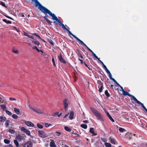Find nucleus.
<instances>
[{"instance_id":"obj_1","label":"nucleus","mask_w":147,"mask_h":147,"mask_svg":"<svg viewBox=\"0 0 147 147\" xmlns=\"http://www.w3.org/2000/svg\"><path fill=\"white\" fill-rule=\"evenodd\" d=\"M32 3H33L34 1L35 4V6L38 7V8L43 13L47 14H48L50 16L52 17V19L53 20H55L56 22L54 21V22L57 25L58 24L60 26L62 27V28L66 30H68V29L63 24L61 21L57 18V17L52 13L50 11L47 9L42 6L37 0H31Z\"/></svg>"},{"instance_id":"obj_2","label":"nucleus","mask_w":147,"mask_h":147,"mask_svg":"<svg viewBox=\"0 0 147 147\" xmlns=\"http://www.w3.org/2000/svg\"><path fill=\"white\" fill-rule=\"evenodd\" d=\"M32 3H33L34 1L35 4V6L38 7V8L43 13L47 14H48L50 16L52 17V19L53 20H55L56 22L54 21V22L57 25L58 24L60 26L62 27V28L66 30H68V29L63 24L61 21L57 18V17L52 13L50 11L47 9L42 6L37 0H31Z\"/></svg>"},{"instance_id":"obj_3","label":"nucleus","mask_w":147,"mask_h":147,"mask_svg":"<svg viewBox=\"0 0 147 147\" xmlns=\"http://www.w3.org/2000/svg\"><path fill=\"white\" fill-rule=\"evenodd\" d=\"M90 109L97 118L98 120L101 121L102 122L104 121L102 116L97 110L93 108H91Z\"/></svg>"},{"instance_id":"obj_4","label":"nucleus","mask_w":147,"mask_h":147,"mask_svg":"<svg viewBox=\"0 0 147 147\" xmlns=\"http://www.w3.org/2000/svg\"><path fill=\"white\" fill-rule=\"evenodd\" d=\"M31 109L34 111L35 112L38 113L40 114H43L44 113L40 109H34L32 108H31Z\"/></svg>"},{"instance_id":"obj_5","label":"nucleus","mask_w":147,"mask_h":147,"mask_svg":"<svg viewBox=\"0 0 147 147\" xmlns=\"http://www.w3.org/2000/svg\"><path fill=\"white\" fill-rule=\"evenodd\" d=\"M59 59L60 62L63 63H66L65 61L63 58L62 55L61 53L60 54L59 56L58 57Z\"/></svg>"},{"instance_id":"obj_6","label":"nucleus","mask_w":147,"mask_h":147,"mask_svg":"<svg viewBox=\"0 0 147 147\" xmlns=\"http://www.w3.org/2000/svg\"><path fill=\"white\" fill-rule=\"evenodd\" d=\"M63 104L64 106V108L65 110H67L68 106V102L66 99H65L63 101Z\"/></svg>"},{"instance_id":"obj_7","label":"nucleus","mask_w":147,"mask_h":147,"mask_svg":"<svg viewBox=\"0 0 147 147\" xmlns=\"http://www.w3.org/2000/svg\"><path fill=\"white\" fill-rule=\"evenodd\" d=\"M38 134L39 136L42 138H45L46 137V136L45 134V132L43 131H38Z\"/></svg>"},{"instance_id":"obj_8","label":"nucleus","mask_w":147,"mask_h":147,"mask_svg":"<svg viewBox=\"0 0 147 147\" xmlns=\"http://www.w3.org/2000/svg\"><path fill=\"white\" fill-rule=\"evenodd\" d=\"M111 142L114 144H117V143L116 141L115 140L113 137H110L109 138Z\"/></svg>"},{"instance_id":"obj_9","label":"nucleus","mask_w":147,"mask_h":147,"mask_svg":"<svg viewBox=\"0 0 147 147\" xmlns=\"http://www.w3.org/2000/svg\"><path fill=\"white\" fill-rule=\"evenodd\" d=\"M25 123L26 125L29 126L33 127L34 126V124L30 121H25Z\"/></svg>"},{"instance_id":"obj_10","label":"nucleus","mask_w":147,"mask_h":147,"mask_svg":"<svg viewBox=\"0 0 147 147\" xmlns=\"http://www.w3.org/2000/svg\"><path fill=\"white\" fill-rule=\"evenodd\" d=\"M126 136L127 138H128L129 140H130L131 138L132 134L130 133H127L126 135Z\"/></svg>"},{"instance_id":"obj_11","label":"nucleus","mask_w":147,"mask_h":147,"mask_svg":"<svg viewBox=\"0 0 147 147\" xmlns=\"http://www.w3.org/2000/svg\"><path fill=\"white\" fill-rule=\"evenodd\" d=\"M47 17H48L47 16H45L44 17V18L45 20L50 25H51V22L47 18Z\"/></svg>"},{"instance_id":"obj_12","label":"nucleus","mask_w":147,"mask_h":147,"mask_svg":"<svg viewBox=\"0 0 147 147\" xmlns=\"http://www.w3.org/2000/svg\"><path fill=\"white\" fill-rule=\"evenodd\" d=\"M21 130L23 132L26 133L27 135L28 136H30V132L27 129H21Z\"/></svg>"},{"instance_id":"obj_13","label":"nucleus","mask_w":147,"mask_h":147,"mask_svg":"<svg viewBox=\"0 0 147 147\" xmlns=\"http://www.w3.org/2000/svg\"><path fill=\"white\" fill-rule=\"evenodd\" d=\"M24 147H32L31 144L30 142H28L25 144Z\"/></svg>"},{"instance_id":"obj_14","label":"nucleus","mask_w":147,"mask_h":147,"mask_svg":"<svg viewBox=\"0 0 147 147\" xmlns=\"http://www.w3.org/2000/svg\"><path fill=\"white\" fill-rule=\"evenodd\" d=\"M50 146L51 147H56V145L53 140H51L50 143Z\"/></svg>"},{"instance_id":"obj_15","label":"nucleus","mask_w":147,"mask_h":147,"mask_svg":"<svg viewBox=\"0 0 147 147\" xmlns=\"http://www.w3.org/2000/svg\"><path fill=\"white\" fill-rule=\"evenodd\" d=\"M139 105H140L144 109V110H145L146 111H147V109L144 106V104L142 103H141L140 101H139L137 103Z\"/></svg>"},{"instance_id":"obj_16","label":"nucleus","mask_w":147,"mask_h":147,"mask_svg":"<svg viewBox=\"0 0 147 147\" xmlns=\"http://www.w3.org/2000/svg\"><path fill=\"white\" fill-rule=\"evenodd\" d=\"M6 118L5 117L0 116V122H3L5 121Z\"/></svg>"},{"instance_id":"obj_17","label":"nucleus","mask_w":147,"mask_h":147,"mask_svg":"<svg viewBox=\"0 0 147 147\" xmlns=\"http://www.w3.org/2000/svg\"><path fill=\"white\" fill-rule=\"evenodd\" d=\"M74 112L73 111H71L69 115V118L70 119H72L74 118Z\"/></svg>"},{"instance_id":"obj_18","label":"nucleus","mask_w":147,"mask_h":147,"mask_svg":"<svg viewBox=\"0 0 147 147\" xmlns=\"http://www.w3.org/2000/svg\"><path fill=\"white\" fill-rule=\"evenodd\" d=\"M90 131L93 136H96L97 134V133L95 132L94 129H90Z\"/></svg>"},{"instance_id":"obj_19","label":"nucleus","mask_w":147,"mask_h":147,"mask_svg":"<svg viewBox=\"0 0 147 147\" xmlns=\"http://www.w3.org/2000/svg\"><path fill=\"white\" fill-rule=\"evenodd\" d=\"M107 115L108 117L109 118V119L112 122H114V120L112 118V117H111V115L109 114V113L108 112H107Z\"/></svg>"},{"instance_id":"obj_20","label":"nucleus","mask_w":147,"mask_h":147,"mask_svg":"<svg viewBox=\"0 0 147 147\" xmlns=\"http://www.w3.org/2000/svg\"><path fill=\"white\" fill-rule=\"evenodd\" d=\"M75 38H76L78 41H79L82 45H83L85 46V45H86L85 43H84L81 40L77 37L75 36Z\"/></svg>"},{"instance_id":"obj_21","label":"nucleus","mask_w":147,"mask_h":147,"mask_svg":"<svg viewBox=\"0 0 147 147\" xmlns=\"http://www.w3.org/2000/svg\"><path fill=\"white\" fill-rule=\"evenodd\" d=\"M131 96L132 98V99H131V100H134L135 102H136L137 103L139 101L134 96L131 95V96Z\"/></svg>"},{"instance_id":"obj_22","label":"nucleus","mask_w":147,"mask_h":147,"mask_svg":"<svg viewBox=\"0 0 147 147\" xmlns=\"http://www.w3.org/2000/svg\"><path fill=\"white\" fill-rule=\"evenodd\" d=\"M14 110L15 112L18 115H19V114L20 113V112L19 109L17 108H14Z\"/></svg>"},{"instance_id":"obj_23","label":"nucleus","mask_w":147,"mask_h":147,"mask_svg":"<svg viewBox=\"0 0 147 147\" xmlns=\"http://www.w3.org/2000/svg\"><path fill=\"white\" fill-rule=\"evenodd\" d=\"M123 95L124 96H131V94H129L128 92L124 91L123 92Z\"/></svg>"},{"instance_id":"obj_24","label":"nucleus","mask_w":147,"mask_h":147,"mask_svg":"<svg viewBox=\"0 0 147 147\" xmlns=\"http://www.w3.org/2000/svg\"><path fill=\"white\" fill-rule=\"evenodd\" d=\"M62 113H60L59 114V112H56V113H54L53 115V116H56L57 115L58 117H59L62 115Z\"/></svg>"},{"instance_id":"obj_25","label":"nucleus","mask_w":147,"mask_h":147,"mask_svg":"<svg viewBox=\"0 0 147 147\" xmlns=\"http://www.w3.org/2000/svg\"><path fill=\"white\" fill-rule=\"evenodd\" d=\"M3 22H5L7 24H11L12 23L9 20H7L5 19H3Z\"/></svg>"},{"instance_id":"obj_26","label":"nucleus","mask_w":147,"mask_h":147,"mask_svg":"<svg viewBox=\"0 0 147 147\" xmlns=\"http://www.w3.org/2000/svg\"><path fill=\"white\" fill-rule=\"evenodd\" d=\"M1 108L4 111H6V107L5 105H1Z\"/></svg>"},{"instance_id":"obj_27","label":"nucleus","mask_w":147,"mask_h":147,"mask_svg":"<svg viewBox=\"0 0 147 147\" xmlns=\"http://www.w3.org/2000/svg\"><path fill=\"white\" fill-rule=\"evenodd\" d=\"M10 121L9 120H7L6 121L5 123V125L6 127H7L9 125Z\"/></svg>"},{"instance_id":"obj_28","label":"nucleus","mask_w":147,"mask_h":147,"mask_svg":"<svg viewBox=\"0 0 147 147\" xmlns=\"http://www.w3.org/2000/svg\"><path fill=\"white\" fill-rule=\"evenodd\" d=\"M98 88H99L100 87H101V86H103L102 84L100 81H98Z\"/></svg>"},{"instance_id":"obj_29","label":"nucleus","mask_w":147,"mask_h":147,"mask_svg":"<svg viewBox=\"0 0 147 147\" xmlns=\"http://www.w3.org/2000/svg\"><path fill=\"white\" fill-rule=\"evenodd\" d=\"M49 42L51 45L52 47L54 46V45L53 44V41L51 39H49L48 40Z\"/></svg>"},{"instance_id":"obj_30","label":"nucleus","mask_w":147,"mask_h":147,"mask_svg":"<svg viewBox=\"0 0 147 147\" xmlns=\"http://www.w3.org/2000/svg\"><path fill=\"white\" fill-rule=\"evenodd\" d=\"M105 145L106 147H111V144L109 143H105Z\"/></svg>"},{"instance_id":"obj_31","label":"nucleus","mask_w":147,"mask_h":147,"mask_svg":"<svg viewBox=\"0 0 147 147\" xmlns=\"http://www.w3.org/2000/svg\"><path fill=\"white\" fill-rule=\"evenodd\" d=\"M105 94L107 97H108L110 96L109 94L108 93V90H106L105 92Z\"/></svg>"},{"instance_id":"obj_32","label":"nucleus","mask_w":147,"mask_h":147,"mask_svg":"<svg viewBox=\"0 0 147 147\" xmlns=\"http://www.w3.org/2000/svg\"><path fill=\"white\" fill-rule=\"evenodd\" d=\"M81 127L84 129H86L87 128V126L86 125L82 124L81 125Z\"/></svg>"},{"instance_id":"obj_33","label":"nucleus","mask_w":147,"mask_h":147,"mask_svg":"<svg viewBox=\"0 0 147 147\" xmlns=\"http://www.w3.org/2000/svg\"><path fill=\"white\" fill-rule=\"evenodd\" d=\"M45 125L46 127L48 128L49 126H52L53 125L51 124H49L48 123H45Z\"/></svg>"},{"instance_id":"obj_34","label":"nucleus","mask_w":147,"mask_h":147,"mask_svg":"<svg viewBox=\"0 0 147 147\" xmlns=\"http://www.w3.org/2000/svg\"><path fill=\"white\" fill-rule=\"evenodd\" d=\"M32 42L33 43L38 46L40 45L39 42L38 41H32Z\"/></svg>"},{"instance_id":"obj_35","label":"nucleus","mask_w":147,"mask_h":147,"mask_svg":"<svg viewBox=\"0 0 147 147\" xmlns=\"http://www.w3.org/2000/svg\"><path fill=\"white\" fill-rule=\"evenodd\" d=\"M37 126L39 129H42L43 128V126L38 123L37 124Z\"/></svg>"},{"instance_id":"obj_36","label":"nucleus","mask_w":147,"mask_h":147,"mask_svg":"<svg viewBox=\"0 0 147 147\" xmlns=\"http://www.w3.org/2000/svg\"><path fill=\"white\" fill-rule=\"evenodd\" d=\"M4 142L6 144H9L10 143V141L9 140L7 139H5L4 140Z\"/></svg>"},{"instance_id":"obj_37","label":"nucleus","mask_w":147,"mask_h":147,"mask_svg":"<svg viewBox=\"0 0 147 147\" xmlns=\"http://www.w3.org/2000/svg\"><path fill=\"white\" fill-rule=\"evenodd\" d=\"M109 77L111 80H112L113 81H115V80L114 78H112V75L111 73L109 74Z\"/></svg>"},{"instance_id":"obj_38","label":"nucleus","mask_w":147,"mask_h":147,"mask_svg":"<svg viewBox=\"0 0 147 147\" xmlns=\"http://www.w3.org/2000/svg\"><path fill=\"white\" fill-rule=\"evenodd\" d=\"M67 31H68V32H69V35H71L75 38V36H76L74 35V34H72L71 33V32L69 30V29H68V30H67Z\"/></svg>"},{"instance_id":"obj_39","label":"nucleus","mask_w":147,"mask_h":147,"mask_svg":"<svg viewBox=\"0 0 147 147\" xmlns=\"http://www.w3.org/2000/svg\"><path fill=\"white\" fill-rule=\"evenodd\" d=\"M12 117L14 119H17L18 118V116L16 115L13 114L12 116Z\"/></svg>"},{"instance_id":"obj_40","label":"nucleus","mask_w":147,"mask_h":147,"mask_svg":"<svg viewBox=\"0 0 147 147\" xmlns=\"http://www.w3.org/2000/svg\"><path fill=\"white\" fill-rule=\"evenodd\" d=\"M6 113L9 115L11 116L12 115V113L8 110H6Z\"/></svg>"},{"instance_id":"obj_41","label":"nucleus","mask_w":147,"mask_h":147,"mask_svg":"<svg viewBox=\"0 0 147 147\" xmlns=\"http://www.w3.org/2000/svg\"><path fill=\"white\" fill-rule=\"evenodd\" d=\"M33 35L38 37L39 38L41 39V37L40 36H39L37 33H34L33 34Z\"/></svg>"},{"instance_id":"obj_42","label":"nucleus","mask_w":147,"mask_h":147,"mask_svg":"<svg viewBox=\"0 0 147 147\" xmlns=\"http://www.w3.org/2000/svg\"><path fill=\"white\" fill-rule=\"evenodd\" d=\"M12 51L13 53H14L16 54H18L19 53L18 50H15L14 49H12Z\"/></svg>"},{"instance_id":"obj_43","label":"nucleus","mask_w":147,"mask_h":147,"mask_svg":"<svg viewBox=\"0 0 147 147\" xmlns=\"http://www.w3.org/2000/svg\"><path fill=\"white\" fill-rule=\"evenodd\" d=\"M9 131L11 134H13L15 132V130L13 129H9Z\"/></svg>"},{"instance_id":"obj_44","label":"nucleus","mask_w":147,"mask_h":147,"mask_svg":"<svg viewBox=\"0 0 147 147\" xmlns=\"http://www.w3.org/2000/svg\"><path fill=\"white\" fill-rule=\"evenodd\" d=\"M0 4L3 7H6V6L5 5V4L3 2L1 1H0Z\"/></svg>"},{"instance_id":"obj_45","label":"nucleus","mask_w":147,"mask_h":147,"mask_svg":"<svg viewBox=\"0 0 147 147\" xmlns=\"http://www.w3.org/2000/svg\"><path fill=\"white\" fill-rule=\"evenodd\" d=\"M78 55L79 56V57H80L81 59H83V57L82 55L80 53H78Z\"/></svg>"},{"instance_id":"obj_46","label":"nucleus","mask_w":147,"mask_h":147,"mask_svg":"<svg viewBox=\"0 0 147 147\" xmlns=\"http://www.w3.org/2000/svg\"><path fill=\"white\" fill-rule=\"evenodd\" d=\"M105 70L106 71V72L107 74H111L110 71H109V70L107 69V67L105 68Z\"/></svg>"},{"instance_id":"obj_47","label":"nucleus","mask_w":147,"mask_h":147,"mask_svg":"<svg viewBox=\"0 0 147 147\" xmlns=\"http://www.w3.org/2000/svg\"><path fill=\"white\" fill-rule=\"evenodd\" d=\"M99 88V92L100 93L102 92V88H103V86H101V87H100Z\"/></svg>"},{"instance_id":"obj_48","label":"nucleus","mask_w":147,"mask_h":147,"mask_svg":"<svg viewBox=\"0 0 147 147\" xmlns=\"http://www.w3.org/2000/svg\"><path fill=\"white\" fill-rule=\"evenodd\" d=\"M142 125L141 126L143 128H147V125H143V124L142 123L141 124Z\"/></svg>"},{"instance_id":"obj_49","label":"nucleus","mask_w":147,"mask_h":147,"mask_svg":"<svg viewBox=\"0 0 147 147\" xmlns=\"http://www.w3.org/2000/svg\"><path fill=\"white\" fill-rule=\"evenodd\" d=\"M9 100H10L12 101V100H16V98H12V97H10L9 98Z\"/></svg>"},{"instance_id":"obj_50","label":"nucleus","mask_w":147,"mask_h":147,"mask_svg":"<svg viewBox=\"0 0 147 147\" xmlns=\"http://www.w3.org/2000/svg\"><path fill=\"white\" fill-rule=\"evenodd\" d=\"M101 140L104 142H106L107 141V140L105 138H102L101 139Z\"/></svg>"},{"instance_id":"obj_51","label":"nucleus","mask_w":147,"mask_h":147,"mask_svg":"<svg viewBox=\"0 0 147 147\" xmlns=\"http://www.w3.org/2000/svg\"><path fill=\"white\" fill-rule=\"evenodd\" d=\"M4 147H13L11 144L7 145H5Z\"/></svg>"},{"instance_id":"obj_52","label":"nucleus","mask_w":147,"mask_h":147,"mask_svg":"<svg viewBox=\"0 0 147 147\" xmlns=\"http://www.w3.org/2000/svg\"><path fill=\"white\" fill-rule=\"evenodd\" d=\"M119 131L121 132H123L125 131V129H119Z\"/></svg>"},{"instance_id":"obj_53","label":"nucleus","mask_w":147,"mask_h":147,"mask_svg":"<svg viewBox=\"0 0 147 147\" xmlns=\"http://www.w3.org/2000/svg\"><path fill=\"white\" fill-rule=\"evenodd\" d=\"M78 60L80 61V63L82 64H83V63L84 64V62H83V61L82 60L80 59V58H78Z\"/></svg>"},{"instance_id":"obj_54","label":"nucleus","mask_w":147,"mask_h":147,"mask_svg":"<svg viewBox=\"0 0 147 147\" xmlns=\"http://www.w3.org/2000/svg\"><path fill=\"white\" fill-rule=\"evenodd\" d=\"M92 53V55L95 58H97V56L93 52Z\"/></svg>"},{"instance_id":"obj_55","label":"nucleus","mask_w":147,"mask_h":147,"mask_svg":"<svg viewBox=\"0 0 147 147\" xmlns=\"http://www.w3.org/2000/svg\"><path fill=\"white\" fill-rule=\"evenodd\" d=\"M13 28H14L18 32H20V30H18L17 29V28L16 26H14L13 27Z\"/></svg>"},{"instance_id":"obj_56","label":"nucleus","mask_w":147,"mask_h":147,"mask_svg":"<svg viewBox=\"0 0 147 147\" xmlns=\"http://www.w3.org/2000/svg\"><path fill=\"white\" fill-rule=\"evenodd\" d=\"M23 32H24L23 34H24V35L25 36H28V33L25 32L24 31Z\"/></svg>"},{"instance_id":"obj_57","label":"nucleus","mask_w":147,"mask_h":147,"mask_svg":"<svg viewBox=\"0 0 147 147\" xmlns=\"http://www.w3.org/2000/svg\"><path fill=\"white\" fill-rule=\"evenodd\" d=\"M84 65L86 66V67H87L90 70V69L89 67H88L86 63L85 62L84 63Z\"/></svg>"},{"instance_id":"obj_58","label":"nucleus","mask_w":147,"mask_h":147,"mask_svg":"<svg viewBox=\"0 0 147 147\" xmlns=\"http://www.w3.org/2000/svg\"><path fill=\"white\" fill-rule=\"evenodd\" d=\"M115 83H116V84H117V85L119 86V87H120L121 85L118 83L115 80V81H113Z\"/></svg>"},{"instance_id":"obj_59","label":"nucleus","mask_w":147,"mask_h":147,"mask_svg":"<svg viewBox=\"0 0 147 147\" xmlns=\"http://www.w3.org/2000/svg\"><path fill=\"white\" fill-rule=\"evenodd\" d=\"M101 63L103 67H104L105 69L107 67L102 62H101Z\"/></svg>"},{"instance_id":"obj_60","label":"nucleus","mask_w":147,"mask_h":147,"mask_svg":"<svg viewBox=\"0 0 147 147\" xmlns=\"http://www.w3.org/2000/svg\"><path fill=\"white\" fill-rule=\"evenodd\" d=\"M56 134L58 136H59L61 135V133L59 131H56Z\"/></svg>"},{"instance_id":"obj_61","label":"nucleus","mask_w":147,"mask_h":147,"mask_svg":"<svg viewBox=\"0 0 147 147\" xmlns=\"http://www.w3.org/2000/svg\"><path fill=\"white\" fill-rule=\"evenodd\" d=\"M69 115V113H67V114H66L64 116L63 118H65L67 116H68Z\"/></svg>"},{"instance_id":"obj_62","label":"nucleus","mask_w":147,"mask_h":147,"mask_svg":"<svg viewBox=\"0 0 147 147\" xmlns=\"http://www.w3.org/2000/svg\"><path fill=\"white\" fill-rule=\"evenodd\" d=\"M119 87L120 88L123 92L125 91L123 87L122 86H121Z\"/></svg>"},{"instance_id":"obj_63","label":"nucleus","mask_w":147,"mask_h":147,"mask_svg":"<svg viewBox=\"0 0 147 147\" xmlns=\"http://www.w3.org/2000/svg\"><path fill=\"white\" fill-rule=\"evenodd\" d=\"M52 62L53 63H55V59H54V58L53 57H53L52 58Z\"/></svg>"},{"instance_id":"obj_64","label":"nucleus","mask_w":147,"mask_h":147,"mask_svg":"<svg viewBox=\"0 0 147 147\" xmlns=\"http://www.w3.org/2000/svg\"><path fill=\"white\" fill-rule=\"evenodd\" d=\"M28 37L29 38H33V36L32 35L30 36V35H28Z\"/></svg>"}]
</instances>
